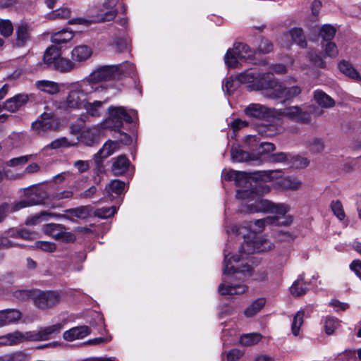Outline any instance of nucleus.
<instances>
[{"mask_svg": "<svg viewBox=\"0 0 361 361\" xmlns=\"http://www.w3.org/2000/svg\"><path fill=\"white\" fill-rule=\"evenodd\" d=\"M63 327V325L61 323H57L42 329L39 331H30L31 340L32 341L49 340L60 333Z\"/></svg>", "mask_w": 361, "mask_h": 361, "instance_id": "14", "label": "nucleus"}, {"mask_svg": "<svg viewBox=\"0 0 361 361\" xmlns=\"http://www.w3.org/2000/svg\"><path fill=\"white\" fill-rule=\"evenodd\" d=\"M73 193L71 190H63L53 193L51 195V198L54 200L70 199L73 197Z\"/></svg>", "mask_w": 361, "mask_h": 361, "instance_id": "59", "label": "nucleus"}, {"mask_svg": "<svg viewBox=\"0 0 361 361\" xmlns=\"http://www.w3.org/2000/svg\"><path fill=\"white\" fill-rule=\"evenodd\" d=\"M324 111L314 106H310L307 111H304L300 106H290L284 109H277L274 111V115L286 118L292 121L307 124L311 122V114L320 116Z\"/></svg>", "mask_w": 361, "mask_h": 361, "instance_id": "6", "label": "nucleus"}, {"mask_svg": "<svg viewBox=\"0 0 361 361\" xmlns=\"http://www.w3.org/2000/svg\"><path fill=\"white\" fill-rule=\"evenodd\" d=\"M118 146V141L108 140L104 143L103 147L99 150V152L94 154V159L97 162L99 159L107 158L108 157L113 154L117 149Z\"/></svg>", "mask_w": 361, "mask_h": 361, "instance_id": "22", "label": "nucleus"}, {"mask_svg": "<svg viewBox=\"0 0 361 361\" xmlns=\"http://www.w3.org/2000/svg\"><path fill=\"white\" fill-rule=\"evenodd\" d=\"M61 225L50 224L47 225L45 231L49 233L57 239L62 238L64 240H68V238H70V240L73 239V235L71 233L61 232Z\"/></svg>", "mask_w": 361, "mask_h": 361, "instance_id": "29", "label": "nucleus"}, {"mask_svg": "<svg viewBox=\"0 0 361 361\" xmlns=\"http://www.w3.org/2000/svg\"><path fill=\"white\" fill-rule=\"evenodd\" d=\"M59 56V49L56 47L51 46L47 49L43 56V60L47 65H54Z\"/></svg>", "mask_w": 361, "mask_h": 361, "instance_id": "37", "label": "nucleus"}, {"mask_svg": "<svg viewBox=\"0 0 361 361\" xmlns=\"http://www.w3.org/2000/svg\"><path fill=\"white\" fill-rule=\"evenodd\" d=\"M109 118L108 123H112L113 128L119 129L123 126V122L132 123L133 119L123 107L109 106Z\"/></svg>", "mask_w": 361, "mask_h": 361, "instance_id": "11", "label": "nucleus"}, {"mask_svg": "<svg viewBox=\"0 0 361 361\" xmlns=\"http://www.w3.org/2000/svg\"><path fill=\"white\" fill-rule=\"evenodd\" d=\"M282 174V171L281 170H269V171H262V175L263 177L269 178L270 180L274 178H278Z\"/></svg>", "mask_w": 361, "mask_h": 361, "instance_id": "63", "label": "nucleus"}, {"mask_svg": "<svg viewBox=\"0 0 361 361\" xmlns=\"http://www.w3.org/2000/svg\"><path fill=\"white\" fill-rule=\"evenodd\" d=\"M73 165L80 173H84L87 171L90 168L88 161L78 160L76 161Z\"/></svg>", "mask_w": 361, "mask_h": 361, "instance_id": "64", "label": "nucleus"}, {"mask_svg": "<svg viewBox=\"0 0 361 361\" xmlns=\"http://www.w3.org/2000/svg\"><path fill=\"white\" fill-rule=\"evenodd\" d=\"M235 80L247 84L250 91L264 90V97L269 99H283L290 100L298 96L302 89L298 85L284 87L274 76L273 73H261L252 69H248L235 77Z\"/></svg>", "mask_w": 361, "mask_h": 361, "instance_id": "2", "label": "nucleus"}, {"mask_svg": "<svg viewBox=\"0 0 361 361\" xmlns=\"http://www.w3.org/2000/svg\"><path fill=\"white\" fill-rule=\"evenodd\" d=\"M57 123L52 112H44L40 116V119L32 124V129L39 135H43L47 130L56 128Z\"/></svg>", "mask_w": 361, "mask_h": 361, "instance_id": "12", "label": "nucleus"}, {"mask_svg": "<svg viewBox=\"0 0 361 361\" xmlns=\"http://www.w3.org/2000/svg\"><path fill=\"white\" fill-rule=\"evenodd\" d=\"M116 212L115 207H103L94 211V215L101 219H106L112 216Z\"/></svg>", "mask_w": 361, "mask_h": 361, "instance_id": "49", "label": "nucleus"}, {"mask_svg": "<svg viewBox=\"0 0 361 361\" xmlns=\"http://www.w3.org/2000/svg\"><path fill=\"white\" fill-rule=\"evenodd\" d=\"M247 173L238 171H230L224 175L226 180H234L237 185H240L243 181L247 182Z\"/></svg>", "mask_w": 361, "mask_h": 361, "instance_id": "39", "label": "nucleus"}, {"mask_svg": "<svg viewBox=\"0 0 361 361\" xmlns=\"http://www.w3.org/2000/svg\"><path fill=\"white\" fill-rule=\"evenodd\" d=\"M74 36L73 32L68 30H62L54 32L51 36V40L53 43L61 44L69 42Z\"/></svg>", "mask_w": 361, "mask_h": 361, "instance_id": "32", "label": "nucleus"}, {"mask_svg": "<svg viewBox=\"0 0 361 361\" xmlns=\"http://www.w3.org/2000/svg\"><path fill=\"white\" fill-rule=\"evenodd\" d=\"M32 203L27 200H21L9 204L8 203H2L0 204V223L2 222L6 216L13 212L18 211L23 208L31 205Z\"/></svg>", "mask_w": 361, "mask_h": 361, "instance_id": "16", "label": "nucleus"}, {"mask_svg": "<svg viewBox=\"0 0 361 361\" xmlns=\"http://www.w3.org/2000/svg\"><path fill=\"white\" fill-rule=\"evenodd\" d=\"M310 61L317 67L324 68L326 67V62L324 59L316 52H310L308 54Z\"/></svg>", "mask_w": 361, "mask_h": 361, "instance_id": "53", "label": "nucleus"}, {"mask_svg": "<svg viewBox=\"0 0 361 361\" xmlns=\"http://www.w3.org/2000/svg\"><path fill=\"white\" fill-rule=\"evenodd\" d=\"M322 47L326 57L335 59L338 56V49L334 42H327Z\"/></svg>", "mask_w": 361, "mask_h": 361, "instance_id": "45", "label": "nucleus"}, {"mask_svg": "<svg viewBox=\"0 0 361 361\" xmlns=\"http://www.w3.org/2000/svg\"><path fill=\"white\" fill-rule=\"evenodd\" d=\"M54 66L61 72H68L74 68V63L68 59L59 56Z\"/></svg>", "mask_w": 361, "mask_h": 361, "instance_id": "38", "label": "nucleus"}, {"mask_svg": "<svg viewBox=\"0 0 361 361\" xmlns=\"http://www.w3.org/2000/svg\"><path fill=\"white\" fill-rule=\"evenodd\" d=\"M56 216L52 213H49L47 212H41L38 214H35L32 216H30L27 219L25 224L28 226H35L40 223L42 220H45L46 216Z\"/></svg>", "mask_w": 361, "mask_h": 361, "instance_id": "44", "label": "nucleus"}, {"mask_svg": "<svg viewBox=\"0 0 361 361\" xmlns=\"http://www.w3.org/2000/svg\"><path fill=\"white\" fill-rule=\"evenodd\" d=\"M27 355L21 352L17 351L13 353L6 354L0 357V361H27Z\"/></svg>", "mask_w": 361, "mask_h": 361, "instance_id": "43", "label": "nucleus"}, {"mask_svg": "<svg viewBox=\"0 0 361 361\" xmlns=\"http://www.w3.org/2000/svg\"><path fill=\"white\" fill-rule=\"evenodd\" d=\"M266 300L264 298H260L249 305L245 310L244 314L247 317H252L257 314L265 305Z\"/></svg>", "mask_w": 361, "mask_h": 361, "instance_id": "33", "label": "nucleus"}, {"mask_svg": "<svg viewBox=\"0 0 361 361\" xmlns=\"http://www.w3.org/2000/svg\"><path fill=\"white\" fill-rule=\"evenodd\" d=\"M32 300L35 306L44 310L56 305L59 301V296L52 291H33Z\"/></svg>", "mask_w": 361, "mask_h": 361, "instance_id": "10", "label": "nucleus"}, {"mask_svg": "<svg viewBox=\"0 0 361 361\" xmlns=\"http://www.w3.org/2000/svg\"><path fill=\"white\" fill-rule=\"evenodd\" d=\"M331 208L334 214L337 216L338 219L343 220L345 218V214L343 208V205L340 201H332L331 203Z\"/></svg>", "mask_w": 361, "mask_h": 361, "instance_id": "51", "label": "nucleus"}, {"mask_svg": "<svg viewBox=\"0 0 361 361\" xmlns=\"http://www.w3.org/2000/svg\"><path fill=\"white\" fill-rule=\"evenodd\" d=\"M246 226H234L231 228V232L236 233L237 235L244 238L239 252L241 254L240 257L237 255L230 256V254H224V281L219 284L218 291L222 295H241L247 290V286L243 283L232 282L230 284L226 283L227 280H230V276L234 275L235 278H239L238 275H243V277L249 276L252 274V268L247 263L242 264L240 267L233 264L238 263L241 259H244V255H249L256 252H267L272 250L274 244L263 236H257L253 233H245Z\"/></svg>", "mask_w": 361, "mask_h": 361, "instance_id": "1", "label": "nucleus"}, {"mask_svg": "<svg viewBox=\"0 0 361 361\" xmlns=\"http://www.w3.org/2000/svg\"><path fill=\"white\" fill-rule=\"evenodd\" d=\"M35 247L48 252H52L56 249L54 243L47 241H37L35 243Z\"/></svg>", "mask_w": 361, "mask_h": 361, "instance_id": "56", "label": "nucleus"}, {"mask_svg": "<svg viewBox=\"0 0 361 361\" xmlns=\"http://www.w3.org/2000/svg\"><path fill=\"white\" fill-rule=\"evenodd\" d=\"M75 144L76 143L74 142H69L66 137H61L51 142L46 147L56 149L61 147H68L74 146Z\"/></svg>", "mask_w": 361, "mask_h": 361, "instance_id": "48", "label": "nucleus"}, {"mask_svg": "<svg viewBox=\"0 0 361 361\" xmlns=\"http://www.w3.org/2000/svg\"><path fill=\"white\" fill-rule=\"evenodd\" d=\"M305 312L303 310L298 311L294 316L291 324V332L295 336L300 334V327L304 323Z\"/></svg>", "mask_w": 361, "mask_h": 361, "instance_id": "36", "label": "nucleus"}, {"mask_svg": "<svg viewBox=\"0 0 361 361\" xmlns=\"http://www.w3.org/2000/svg\"><path fill=\"white\" fill-rule=\"evenodd\" d=\"M291 163L295 168L303 169L309 165L310 161L307 159V158L300 156H295L292 158Z\"/></svg>", "mask_w": 361, "mask_h": 361, "instance_id": "55", "label": "nucleus"}, {"mask_svg": "<svg viewBox=\"0 0 361 361\" xmlns=\"http://www.w3.org/2000/svg\"><path fill=\"white\" fill-rule=\"evenodd\" d=\"M99 135V129L92 127L86 129L81 133V139L88 146H92L97 140Z\"/></svg>", "mask_w": 361, "mask_h": 361, "instance_id": "30", "label": "nucleus"}, {"mask_svg": "<svg viewBox=\"0 0 361 361\" xmlns=\"http://www.w3.org/2000/svg\"><path fill=\"white\" fill-rule=\"evenodd\" d=\"M90 334V329L87 326L73 327L63 333V338L68 341L82 339Z\"/></svg>", "mask_w": 361, "mask_h": 361, "instance_id": "18", "label": "nucleus"}, {"mask_svg": "<svg viewBox=\"0 0 361 361\" xmlns=\"http://www.w3.org/2000/svg\"><path fill=\"white\" fill-rule=\"evenodd\" d=\"M130 166V161L124 155H120L114 159L111 170L116 176H120L125 173Z\"/></svg>", "mask_w": 361, "mask_h": 361, "instance_id": "23", "label": "nucleus"}, {"mask_svg": "<svg viewBox=\"0 0 361 361\" xmlns=\"http://www.w3.org/2000/svg\"><path fill=\"white\" fill-rule=\"evenodd\" d=\"M8 334L11 345H17L25 341H32L30 331H16Z\"/></svg>", "mask_w": 361, "mask_h": 361, "instance_id": "31", "label": "nucleus"}, {"mask_svg": "<svg viewBox=\"0 0 361 361\" xmlns=\"http://www.w3.org/2000/svg\"><path fill=\"white\" fill-rule=\"evenodd\" d=\"M106 102H102L94 100L93 102H89L88 98L87 99L85 106H82V109L86 111L87 115L92 117H99L102 115L103 105Z\"/></svg>", "mask_w": 361, "mask_h": 361, "instance_id": "24", "label": "nucleus"}, {"mask_svg": "<svg viewBox=\"0 0 361 361\" xmlns=\"http://www.w3.org/2000/svg\"><path fill=\"white\" fill-rule=\"evenodd\" d=\"M275 149V146L274 144L271 142H262L257 149V154H255L256 157L260 159L259 155H262V161L264 159L263 156L264 154H269L270 152H274Z\"/></svg>", "mask_w": 361, "mask_h": 361, "instance_id": "47", "label": "nucleus"}, {"mask_svg": "<svg viewBox=\"0 0 361 361\" xmlns=\"http://www.w3.org/2000/svg\"><path fill=\"white\" fill-rule=\"evenodd\" d=\"M126 183L119 180H114L109 182L105 187V191L109 195H120L124 190Z\"/></svg>", "mask_w": 361, "mask_h": 361, "instance_id": "34", "label": "nucleus"}, {"mask_svg": "<svg viewBox=\"0 0 361 361\" xmlns=\"http://www.w3.org/2000/svg\"><path fill=\"white\" fill-rule=\"evenodd\" d=\"M231 159L233 161L243 162L250 160H258L259 157L255 154H250L241 149L238 146H233L231 150Z\"/></svg>", "mask_w": 361, "mask_h": 361, "instance_id": "20", "label": "nucleus"}, {"mask_svg": "<svg viewBox=\"0 0 361 361\" xmlns=\"http://www.w3.org/2000/svg\"><path fill=\"white\" fill-rule=\"evenodd\" d=\"M293 217L290 215L287 216H269L265 218L251 221L248 226L250 229L249 233H257L262 232L266 226H287L292 224Z\"/></svg>", "mask_w": 361, "mask_h": 361, "instance_id": "9", "label": "nucleus"}, {"mask_svg": "<svg viewBox=\"0 0 361 361\" xmlns=\"http://www.w3.org/2000/svg\"><path fill=\"white\" fill-rule=\"evenodd\" d=\"M243 356V353L238 349H232L227 353L228 361H236Z\"/></svg>", "mask_w": 361, "mask_h": 361, "instance_id": "62", "label": "nucleus"}, {"mask_svg": "<svg viewBox=\"0 0 361 361\" xmlns=\"http://www.w3.org/2000/svg\"><path fill=\"white\" fill-rule=\"evenodd\" d=\"M338 68L347 77L357 82L361 81V75L350 62L342 60L338 63Z\"/></svg>", "mask_w": 361, "mask_h": 361, "instance_id": "21", "label": "nucleus"}, {"mask_svg": "<svg viewBox=\"0 0 361 361\" xmlns=\"http://www.w3.org/2000/svg\"><path fill=\"white\" fill-rule=\"evenodd\" d=\"M92 54V49L87 45L75 47L72 52L71 57L75 61L82 62L88 59Z\"/></svg>", "mask_w": 361, "mask_h": 361, "instance_id": "25", "label": "nucleus"}, {"mask_svg": "<svg viewBox=\"0 0 361 361\" xmlns=\"http://www.w3.org/2000/svg\"><path fill=\"white\" fill-rule=\"evenodd\" d=\"M262 336L258 333H250L243 335L240 338V342L244 345H252L260 341Z\"/></svg>", "mask_w": 361, "mask_h": 361, "instance_id": "41", "label": "nucleus"}, {"mask_svg": "<svg viewBox=\"0 0 361 361\" xmlns=\"http://www.w3.org/2000/svg\"><path fill=\"white\" fill-rule=\"evenodd\" d=\"M37 87L49 94H55L60 92L63 85L49 80H39L36 83Z\"/></svg>", "mask_w": 361, "mask_h": 361, "instance_id": "28", "label": "nucleus"}, {"mask_svg": "<svg viewBox=\"0 0 361 361\" xmlns=\"http://www.w3.org/2000/svg\"><path fill=\"white\" fill-rule=\"evenodd\" d=\"M279 188L287 190H297L302 186V181L295 176H287L278 182Z\"/></svg>", "mask_w": 361, "mask_h": 361, "instance_id": "26", "label": "nucleus"}, {"mask_svg": "<svg viewBox=\"0 0 361 361\" xmlns=\"http://www.w3.org/2000/svg\"><path fill=\"white\" fill-rule=\"evenodd\" d=\"M283 37L286 40H291L293 43L298 44L302 48L307 47L305 37L301 28H293L285 33Z\"/></svg>", "mask_w": 361, "mask_h": 361, "instance_id": "19", "label": "nucleus"}, {"mask_svg": "<svg viewBox=\"0 0 361 361\" xmlns=\"http://www.w3.org/2000/svg\"><path fill=\"white\" fill-rule=\"evenodd\" d=\"M315 102L323 108H331L335 105V101L324 92L317 90L314 92Z\"/></svg>", "mask_w": 361, "mask_h": 361, "instance_id": "27", "label": "nucleus"}, {"mask_svg": "<svg viewBox=\"0 0 361 361\" xmlns=\"http://www.w3.org/2000/svg\"><path fill=\"white\" fill-rule=\"evenodd\" d=\"M71 11L67 8H60L56 11H54L50 14L51 19H66L70 17Z\"/></svg>", "mask_w": 361, "mask_h": 361, "instance_id": "52", "label": "nucleus"}, {"mask_svg": "<svg viewBox=\"0 0 361 361\" xmlns=\"http://www.w3.org/2000/svg\"><path fill=\"white\" fill-rule=\"evenodd\" d=\"M304 275H299L298 279L293 283L290 287V293L295 296H300L307 291V288L304 282Z\"/></svg>", "mask_w": 361, "mask_h": 361, "instance_id": "35", "label": "nucleus"}, {"mask_svg": "<svg viewBox=\"0 0 361 361\" xmlns=\"http://www.w3.org/2000/svg\"><path fill=\"white\" fill-rule=\"evenodd\" d=\"M336 33V27L329 24L324 25L319 30V35L323 40L326 42H331Z\"/></svg>", "mask_w": 361, "mask_h": 361, "instance_id": "40", "label": "nucleus"}, {"mask_svg": "<svg viewBox=\"0 0 361 361\" xmlns=\"http://www.w3.org/2000/svg\"><path fill=\"white\" fill-rule=\"evenodd\" d=\"M118 1L119 0H106L103 4L104 10H102L96 16H92L90 19L82 18H72L68 20V23L89 26L92 23L111 21L116 18L118 13L115 6Z\"/></svg>", "mask_w": 361, "mask_h": 361, "instance_id": "7", "label": "nucleus"}, {"mask_svg": "<svg viewBox=\"0 0 361 361\" xmlns=\"http://www.w3.org/2000/svg\"><path fill=\"white\" fill-rule=\"evenodd\" d=\"M33 292L27 290H18L14 292V296L20 300H26L30 298H32Z\"/></svg>", "mask_w": 361, "mask_h": 361, "instance_id": "61", "label": "nucleus"}, {"mask_svg": "<svg viewBox=\"0 0 361 361\" xmlns=\"http://www.w3.org/2000/svg\"><path fill=\"white\" fill-rule=\"evenodd\" d=\"M29 39L27 27L25 25L20 26L16 31V44L18 47H23Z\"/></svg>", "mask_w": 361, "mask_h": 361, "instance_id": "42", "label": "nucleus"}, {"mask_svg": "<svg viewBox=\"0 0 361 361\" xmlns=\"http://www.w3.org/2000/svg\"><path fill=\"white\" fill-rule=\"evenodd\" d=\"M255 188L252 190H239L236 197L238 199L247 200L242 205L240 212L247 214L257 212L275 214V216H287L286 213L290 211V206L283 203H274L268 200L262 199L260 195L267 193L270 188L263 181L255 182Z\"/></svg>", "mask_w": 361, "mask_h": 361, "instance_id": "3", "label": "nucleus"}, {"mask_svg": "<svg viewBox=\"0 0 361 361\" xmlns=\"http://www.w3.org/2000/svg\"><path fill=\"white\" fill-rule=\"evenodd\" d=\"M308 148L313 153H319L324 149V143L320 138H312L308 141Z\"/></svg>", "mask_w": 361, "mask_h": 361, "instance_id": "46", "label": "nucleus"}, {"mask_svg": "<svg viewBox=\"0 0 361 361\" xmlns=\"http://www.w3.org/2000/svg\"><path fill=\"white\" fill-rule=\"evenodd\" d=\"M254 51L249 46L243 43H235L232 49H228L224 61L227 66L236 68L239 66L240 61H252Z\"/></svg>", "mask_w": 361, "mask_h": 361, "instance_id": "8", "label": "nucleus"}, {"mask_svg": "<svg viewBox=\"0 0 361 361\" xmlns=\"http://www.w3.org/2000/svg\"><path fill=\"white\" fill-rule=\"evenodd\" d=\"M13 32V26L9 20H1L0 22V32L3 36L8 37Z\"/></svg>", "mask_w": 361, "mask_h": 361, "instance_id": "57", "label": "nucleus"}, {"mask_svg": "<svg viewBox=\"0 0 361 361\" xmlns=\"http://www.w3.org/2000/svg\"><path fill=\"white\" fill-rule=\"evenodd\" d=\"M273 44L270 40L268 39L262 38L257 49L260 53L267 54L273 50Z\"/></svg>", "mask_w": 361, "mask_h": 361, "instance_id": "54", "label": "nucleus"}, {"mask_svg": "<svg viewBox=\"0 0 361 361\" xmlns=\"http://www.w3.org/2000/svg\"><path fill=\"white\" fill-rule=\"evenodd\" d=\"M67 90V94L61 102V107L66 111L82 109L87 99L94 92L89 83L82 80L69 84Z\"/></svg>", "mask_w": 361, "mask_h": 361, "instance_id": "5", "label": "nucleus"}, {"mask_svg": "<svg viewBox=\"0 0 361 361\" xmlns=\"http://www.w3.org/2000/svg\"><path fill=\"white\" fill-rule=\"evenodd\" d=\"M66 214L62 216L64 218H68V216H67L68 214H70L71 216L76 217V218H83V217H85V216L86 214L85 209L82 207L73 209H68L66 211Z\"/></svg>", "mask_w": 361, "mask_h": 361, "instance_id": "58", "label": "nucleus"}, {"mask_svg": "<svg viewBox=\"0 0 361 361\" xmlns=\"http://www.w3.org/2000/svg\"><path fill=\"white\" fill-rule=\"evenodd\" d=\"M32 157V155L21 156L19 157L11 159L9 161V166H16L20 164H25Z\"/></svg>", "mask_w": 361, "mask_h": 361, "instance_id": "60", "label": "nucleus"}, {"mask_svg": "<svg viewBox=\"0 0 361 361\" xmlns=\"http://www.w3.org/2000/svg\"><path fill=\"white\" fill-rule=\"evenodd\" d=\"M22 313L16 309H6L0 310V319L1 326L8 325L19 321Z\"/></svg>", "mask_w": 361, "mask_h": 361, "instance_id": "17", "label": "nucleus"}, {"mask_svg": "<svg viewBox=\"0 0 361 361\" xmlns=\"http://www.w3.org/2000/svg\"><path fill=\"white\" fill-rule=\"evenodd\" d=\"M339 326V321L334 317H327L324 322L325 332L331 335L334 330Z\"/></svg>", "mask_w": 361, "mask_h": 361, "instance_id": "50", "label": "nucleus"}, {"mask_svg": "<svg viewBox=\"0 0 361 361\" xmlns=\"http://www.w3.org/2000/svg\"><path fill=\"white\" fill-rule=\"evenodd\" d=\"M133 71V65L127 62L124 64L104 66L92 71L82 80L89 83L94 92H101L104 90V87L99 83L115 79L121 73L130 74Z\"/></svg>", "mask_w": 361, "mask_h": 361, "instance_id": "4", "label": "nucleus"}, {"mask_svg": "<svg viewBox=\"0 0 361 361\" xmlns=\"http://www.w3.org/2000/svg\"><path fill=\"white\" fill-rule=\"evenodd\" d=\"M274 111L262 104L252 103L247 105L243 111L249 118L262 120L274 115Z\"/></svg>", "mask_w": 361, "mask_h": 361, "instance_id": "13", "label": "nucleus"}, {"mask_svg": "<svg viewBox=\"0 0 361 361\" xmlns=\"http://www.w3.org/2000/svg\"><path fill=\"white\" fill-rule=\"evenodd\" d=\"M28 102V95L19 94L8 99L4 104L3 108L10 112H16L20 109Z\"/></svg>", "mask_w": 361, "mask_h": 361, "instance_id": "15", "label": "nucleus"}]
</instances>
